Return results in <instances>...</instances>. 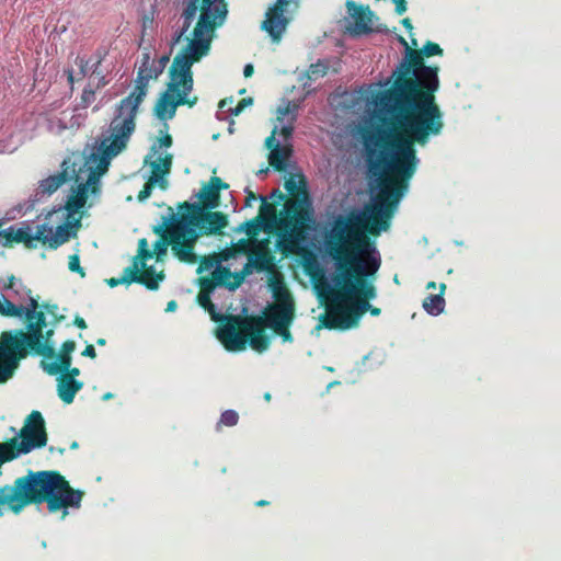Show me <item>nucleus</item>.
Wrapping results in <instances>:
<instances>
[{
	"label": "nucleus",
	"instance_id": "obj_1",
	"mask_svg": "<svg viewBox=\"0 0 561 561\" xmlns=\"http://www.w3.org/2000/svg\"><path fill=\"white\" fill-rule=\"evenodd\" d=\"M405 47L392 87L380 93L378 104L390 115V134L385 140L380 134L363 136L368 170L377 178L378 187L404 196L409 182L416 172L420 159L415 145L424 147L431 137L444 128L443 113L435 100L438 90V68L425 66L421 50Z\"/></svg>",
	"mask_w": 561,
	"mask_h": 561
},
{
	"label": "nucleus",
	"instance_id": "obj_2",
	"mask_svg": "<svg viewBox=\"0 0 561 561\" xmlns=\"http://www.w3.org/2000/svg\"><path fill=\"white\" fill-rule=\"evenodd\" d=\"M378 188L366 213L339 215L325 234V250L334 263L332 285H327L325 313L320 318L325 329L345 331L357 327L369 301L377 296L374 282L381 259L369 234L377 237L390 228L403 197Z\"/></svg>",
	"mask_w": 561,
	"mask_h": 561
},
{
	"label": "nucleus",
	"instance_id": "obj_3",
	"mask_svg": "<svg viewBox=\"0 0 561 561\" xmlns=\"http://www.w3.org/2000/svg\"><path fill=\"white\" fill-rule=\"evenodd\" d=\"M187 2L188 0L181 1V13L171 39L172 46L181 43L184 45L169 68L167 90L154 105V114L161 121L171 119L178 106L192 107L197 102L196 96L187 98L194 84L192 67L209 54L215 32L227 18L224 10L210 9L208 1L205 5L197 4L193 14L187 16Z\"/></svg>",
	"mask_w": 561,
	"mask_h": 561
},
{
	"label": "nucleus",
	"instance_id": "obj_4",
	"mask_svg": "<svg viewBox=\"0 0 561 561\" xmlns=\"http://www.w3.org/2000/svg\"><path fill=\"white\" fill-rule=\"evenodd\" d=\"M270 286L275 302L268 305L262 316L228 314L215 318L219 323L216 336L227 351H244L249 344L252 350L262 353L271 344L270 336L265 333L266 328L274 330L293 323L295 304L289 290L280 278L273 277Z\"/></svg>",
	"mask_w": 561,
	"mask_h": 561
},
{
	"label": "nucleus",
	"instance_id": "obj_5",
	"mask_svg": "<svg viewBox=\"0 0 561 561\" xmlns=\"http://www.w3.org/2000/svg\"><path fill=\"white\" fill-rule=\"evenodd\" d=\"M39 302L36 298L30 297L23 317L27 321L26 329L3 331L0 334V383L7 382L14 374L21 359H24L30 352L46 357L56 356L51 337L54 329L46 328V317L43 310H38Z\"/></svg>",
	"mask_w": 561,
	"mask_h": 561
},
{
	"label": "nucleus",
	"instance_id": "obj_6",
	"mask_svg": "<svg viewBox=\"0 0 561 561\" xmlns=\"http://www.w3.org/2000/svg\"><path fill=\"white\" fill-rule=\"evenodd\" d=\"M284 186L289 195L304 196L302 201L289 199L285 203L284 214L277 224L278 248L288 255L297 253L300 243L306 240L312 222V211L309 208L306 179L302 174H291Z\"/></svg>",
	"mask_w": 561,
	"mask_h": 561
},
{
	"label": "nucleus",
	"instance_id": "obj_7",
	"mask_svg": "<svg viewBox=\"0 0 561 561\" xmlns=\"http://www.w3.org/2000/svg\"><path fill=\"white\" fill-rule=\"evenodd\" d=\"M139 105L125 98L121 100L116 114L108 126L110 136L104 138L100 145L101 172L107 169V161L118 156L128 145V141L136 129V117Z\"/></svg>",
	"mask_w": 561,
	"mask_h": 561
},
{
	"label": "nucleus",
	"instance_id": "obj_8",
	"mask_svg": "<svg viewBox=\"0 0 561 561\" xmlns=\"http://www.w3.org/2000/svg\"><path fill=\"white\" fill-rule=\"evenodd\" d=\"M180 210H185L178 221L194 252V247L202 236L221 234L228 226V216L221 211L204 208L199 204L183 202Z\"/></svg>",
	"mask_w": 561,
	"mask_h": 561
},
{
	"label": "nucleus",
	"instance_id": "obj_9",
	"mask_svg": "<svg viewBox=\"0 0 561 561\" xmlns=\"http://www.w3.org/2000/svg\"><path fill=\"white\" fill-rule=\"evenodd\" d=\"M18 437L0 443V467L20 455L31 453L35 448H42L47 444L45 421L39 411H32L26 417L24 426Z\"/></svg>",
	"mask_w": 561,
	"mask_h": 561
},
{
	"label": "nucleus",
	"instance_id": "obj_10",
	"mask_svg": "<svg viewBox=\"0 0 561 561\" xmlns=\"http://www.w3.org/2000/svg\"><path fill=\"white\" fill-rule=\"evenodd\" d=\"M153 232L160 236L153 244V255L160 257L167 253L168 245L174 255L184 263L194 264L197 262V256L187 242V239L175 215H171L170 219L164 218L160 226L153 228Z\"/></svg>",
	"mask_w": 561,
	"mask_h": 561
},
{
	"label": "nucleus",
	"instance_id": "obj_11",
	"mask_svg": "<svg viewBox=\"0 0 561 561\" xmlns=\"http://www.w3.org/2000/svg\"><path fill=\"white\" fill-rule=\"evenodd\" d=\"M45 232H51V228L46 224L37 226L35 233L30 226L15 229L13 226L4 229L2 233V245L11 248L13 243H23L27 249H35L36 242H45Z\"/></svg>",
	"mask_w": 561,
	"mask_h": 561
},
{
	"label": "nucleus",
	"instance_id": "obj_12",
	"mask_svg": "<svg viewBox=\"0 0 561 561\" xmlns=\"http://www.w3.org/2000/svg\"><path fill=\"white\" fill-rule=\"evenodd\" d=\"M291 0H276V2L266 11L265 20L262 22V30L268 33L274 42H278L289 20L284 15L285 8Z\"/></svg>",
	"mask_w": 561,
	"mask_h": 561
},
{
	"label": "nucleus",
	"instance_id": "obj_13",
	"mask_svg": "<svg viewBox=\"0 0 561 561\" xmlns=\"http://www.w3.org/2000/svg\"><path fill=\"white\" fill-rule=\"evenodd\" d=\"M229 188V184L218 176H211L209 181L201 187L197 197L201 206L208 209H216L220 205V191Z\"/></svg>",
	"mask_w": 561,
	"mask_h": 561
},
{
	"label": "nucleus",
	"instance_id": "obj_14",
	"mask_svg": "<svg viewBox=\"0 0 561 561\" xmlns=\"http://www.w3.org/2000/svg\"><path fill=\"white\" fill-rule=\"evenodd\" d=\"M159 76L160 73H158L154 66L138 68L134 89L127 96H125V101H131L140 105L148 93L149 82L151 80H157Z\"/></svg>",
	"mask_w": 561,
	"mask_h": 561
},
{
	"label": "nucleus",
	"instance_id": "obj_15",
	"mask_svg": "<svg viewBox=\"0 0 561 561\" xmlns=\"http://www.w3.org/2000/svg\"><path fill=\"white\" fill-rule=\"evenodd\" d=\"M76 350V342L72 340L65 341L60 346V352L54 357L53 362L42 360L43 369L50 376H57L72 364V352Z\"/></svg>",
	"mask_w": 561,
	"mask_h": 561
},
{
	"label": "nucleus",
	"instance_id": "obj_16",
	"mask_svg": "<svg viewBox=\"0 0 561 561\" xmlns=\"http://www.w3.org/2000/svg\"><path fill=\"white\" fill-rule=\"evenodd\" d=\"M346 7L353 20L350 31L357 35L371 32L373 12L369 7L356 4L353 1H347Z\"/></svg>",
	"mask_w": 561,
	"mask_h": 561
},
{
	"label": "nucleus",
	"instance_id": "obj_17",
	"mask_svg": "<svg viewBox=\"0 0 561 561\" xmlns=\"http://www.w3.org/2000/svg\"><path fill=\"white\" fill-rule=\"evenodd\" d=\"M96 174L91 170L87 183H80L71 190L68 196L65 208L68 213V219H71L73 215L78 214L84 206L88 199L89 185L96 181Z\"/></svg>",
	"mask_w": 561,
	"mask_h": 561
},
{
	"label": "nucleus",
	"instance_id": "obj_18",
	"mask_svg": "<svg viewBox=\"0 0 561 561\" xmlns=\"http://www.w3.org/2000/svg\"><path fill=\"white\" fill-rule=\"evenodd\" d=\"M248 260L252 262L256 272L275 273V256L267 244L261 242L248 252Z\"/></svg>",
	"mask_w": 561,
	"mask_h": 561
},
{
	"label": "nucleus",
	"instance_id": "obj_19",
	"mask_svg": "<svg viewBox=\"0 0 561 561\" xmlns=\"http://www.w3.org/2000/svg\"><path fill=\"white\" fill-rule=\"evenodd\" d=\"M128 273L131 275L133 283L141 284L150 290L158 289L159 283L164 278L163 272L157 273L152 266L147 265H130L128 266Z\"/></svg>",
	"mask_w": 561,
	"mask_h": 561
},
{
	"label": "nucleus",
	"instance_id": "obj_20",
	"mask_svg": "<svg viewBox=\"0 0 561 561\" xmlns=\"http://www.w3.org/2000/svg\"><path fill=\"white\" fill-rule=\"evenodd\" d=\"M80 219L81 218L79 217V218H75L73 221H71L70 219L67 218V224L59 225L56 228L55 233L53 231L50 233L45 232V242H42V243L48 244L49 248H51V249H57L59 245L66 243L71 237L70 229L72 227H75V228L80 227V225H81Z\"/></svg>",
	"mask_w": 561,
	"mask_h": 561
},
{
	"label": "nucleus",
	"instance_id": "obj_21",
	"mask_svg": "<svg viewBox=\"0 0 561 561\" xmlns=\"http://www.w3.org/2000/svg\"><path fill=\"white\" fill-rule=\"evenodd\" d=\"M57 378V393L60 400L70 404L73 402L76 394L83 388V382L80 380H72L61 374Z\"/></svg>",
	"mask_w": 561,
	"mask_h": 561
},
{
	"label": "nucleus",
	"instance_id": "obj_22",
	"mask_svg": "<svg viewBox=\"0 0 561 561\" xmlns=\"http://www.w3.org/2000/svg\"><path fill=\"white\" fill-rule=\"evenodd\" d=\"M69 180L68 168H65L56 174L42 180L36 190V196L51 195Z\"/></svg>",
	"mask_w": 561,
	"mask_h": 561
},
{
	"label": "nucleus",
	"instance_id": "obj_23",
	"mask_svg": "<svg viewBox=\"0 0 561 561\" xmlns=\"http://www.w3.org/2000/svg\"><path fill=\"white\" fill-rule=\"evenodd\" d=\"M293 148L290 145H275L268 154L270 165L276 171H284L286 169V161L291 156Z\"/></svg>",
	"mask_w": 561,
	"mask_h": 561
},
{
	"label": "nucleus",
	"instance_id": "obj_24",
	"mask_svg": "<svg viewBox=\"0 0 561 561\" xmlns=\"http://www.w3.org/2000/svg\"><path fill=\"white\" fill-rule=\"evenodd\" d=\"M233 255V250L226 249L220 251L219 253H213L209 255H205L201 259L199 265L197 268L198 273L208 272L210 270H215L220 266L222 261L229 260Z\"/></svg>",
	"mask_w": 561,
	"mask_h": 561
},
{
	"label": "nucleus",
	"instance_id": "obj_25",
	"mask_svg": "<svg viewBox=\"0 0 561 561\" xmlns=\"http://www.w3.org/2000/svg\"><path fill=\"white\" fill-rule=\"evenodd\" d=\"M446 290V284H439V293L431 294L423 300V308L432 316H438L443 312L445 307L444 293Z\"/></svg>",
	"mask_w": 561,
	"mask_h": 561
},
{
	"label": "nucleus",
	"instance_id": "obj_26",
	"mask_svg": "<svg viewBox=\"0 0 561 561\" xmlns=\"http://www.w3.org/2000/svg\"><path fill=\"white\" fill-rule=\"evenodd\" d=\"M26 307L24 306H16L7 298L1 299L0 298V314L7 316V317H15L21 318L23 317V313L25 312Z\"/></svg>",
	"mask_w": 561,
	"mask_h": 561
},
{
	"label": "nucleus",
	"instance_id": "obj_27",
	"mask_svg": "<svg viewBox=\"0 0 561 561\" xmlns=\"http://www.w3.org/2000/svg\"><path fill=\"white\" fill-rule=\"evenodd\" d=\"M153 257V252L148 249V241L142 238L138 241V254L134 257L131 265L145 266L146 261Z\"/></svg>",
	"mask_w": 561,
	"mask_h": 561
},
{
	"label": "nucleus",
	"instance_id": "obj_28",
	"mask_svg": "<svg viewBox=\"0 0 561 561\" xmlns=\"http://www.w3.org/2000/svg\"><path fill=\"white\" fill-rule=\"evenodd\" d=\"M264 225L265 221L262 220V216H256L253 219L243 222L242 227L250 238H255L264 229Z\"/></svg>",
	"mask_w": 561,
	"mask_h": 561
},
{
	"label": "nucleus",
	"instance_id": "obj_29",
	"mask_svg": "<svg viewBox=\"0 0 561 561\" xmlns=\"http://www.w3.org/2000/svg\"><path fill=\"white\" fill-rule=\"evenodd\" d=\"M213 275L218 284V286H225L230 289V285L232 283L231 276L232 272L228 267L218 266L213 271Z\"/></svg>",
	"mask_w": 561,
	"mask_h": 561
},
{
	"label": "nucleus",
	"instance_id": "obj_30",
	"mask_svg": "<svg viewBox=\"0 0 561 561\" xmlns=\"http://www.w3.org/2000/svg\"><path fill=\"white\" fill-rule=\"evenodd\" d=\"M239 414L234 410H226L221 413L220 419L216 425L217 431H220L222 426H234L238 424Z\"/></svg>",
	"mask_w": 561,
	"mask_h": 561
},
{
	"label": "nucleus",
	"instance_id": "obj_31",
	"mask_svg": "<svg viewBox=\"0 0 561 561\" xmlns=\"http://www.w3.org/2000/svg\"><path fill=\"white\" fill-rule=\"evenodd\" d=\"M164 169L160 167V162H152L151 163V175L149 180L153 181L156 179V183L162 188L165 190L168 186V182L164 179V175L169 172H162Z\"/></svg>",
	"mask_w": 561,
	"mask_h": 561
},
{
	"label": "nucleus",
	"instance_id": "obj_32",
	"mask_svg": "<svg viewBox=\"0 0 561 561\" xmlns=\"http://www.w3.org/2000/svg\"><path fill=\"white\" fill-rule=\"evenodd\" d=\"M261 206L257 216H262V220L266 221L267 219L276 218V207L274 204L267 203L265 197H260Z\"/></svg>",
	"mask_w": 561,
	"mask_h": 561
},
{
	"label": "nucleus",
	"instance_id": "obj_33",
	"mask_svg": "<svg viewBox=\"0 0 561 561\" xmlns=\"http://www.w3.org/2000/svg\"><path fill=\"white\" fill-rule=\"evenodd\" d=\"M95 91H96V89L93 87L92 80H90L88 85L83 89L82 94H81L80 106L82 108H87L94 102Z\"/></svg>",
	"mask_w": 561,
	"mask_h": 561
},
{
	"label": "nucleus",
	"instance_id": "obj_34",
	"mask_svg": "<svg viewBox=\"0 0 561 561\" xmlns=\"http://www.w3.org/2000/svg\"><path fill=\"white\" fill-rule=\"evenodd\" d=\"M328 66L324 62L318 61L311 64L307 70V77L310 80H317L327 75Z\"/></svg>",
	"mask_w": 561,
	"mask_h": 561
},
{
	"label": "nucleus",
	"instance_id": "obj_35",
	"mask_svg": "<svg viewBox=\"0 0 561 561\" xmlns=\"http://www.w3.org/2000/svg\"><path fill=\"white\" fill-rule=\"evenodd\" d=\"M197 299H198V304H199L204 309H206V310H208V311H209V313L211 314V319H213L214 321H216V320H215V318H218V317H220V316H221V314H219V313H216V307H215V305L213 304V301H211V299H210V294H207V293H199V294H198Z\"/></svg>",
	"mask_w": 561,
	"mask_h": 561
},
{
	"label": "nucleus",
	"instance_id": "obj_36",
	"mask_svg": "<svg viewBox=\"0 0 561 561\" xmlns=\"http://www.w3.org/2000/svg\"><path fill=\"white\" fill-rule=\"evenodd\" d=\"M131 275L128 273V266L124 268L123 275L121 277H112L106 279V283L110 287H116L122 284L130 285L133 280L130 279Z\"/></svg>",
	"mask_w": 561,
	"mask_h": 561
},
{
	"label": "nucleus",
	"instance_id": "obj_37",
	"mask_svg": "<svg viewBox=\"0 0 561 561\" xmlns=\"http://www.w3.org/2000/svg\"><path fill=\"white\" fill-rule=\"evenodd\" d=\"M424 57L442 56L443 49L434 42L428 41L421 49Z\"/></svg>",
	"mask_w": 561,
	"mask_h": 561
},
{
	"label": "nucleus",
	"instance_id": "obj_38",
	"mask_svg": "<svg viewBox=\"0 0 561 561\" xmlns=\"http://www.w3.org/2000/svg\"><path fill=\"white\" fill-rule=\"evenodd\" d=\"M39 307L53 317L55 323H59L65 319L64 316L58 314V306L56 304L44 302Z\"/></svg>",
	"mask_w": 561,
	"mask_h": 561
},
{
	"label": "nucleus",
	"instance_id": "obj_39",
	"mask_svg": "<svg viewBox=\"0 0 561 561\" xmlns=\"http://www.w3.org/2000/svg\"><path fill=\"white\" fill-rule=\"evenodd\" d=\"M305 271L308 275H310L312 278L317 277V274L322 275V271L319 268L316 260L313 257L306 259L304 263Z\"/></svg>",
	"mask_w": 561,
	"mask_h": 561
},
{
	"label": "nucleus",
	"instance_id": "obj_40",
	"mask_svg": "<svg viewBox=\"0 0 561 561\" xmlns=\"http://www.w3.org/2000/svg\"><path fill=\"white\" fill-rule=\"evenodd\" d=\"M218 286L214 275L210 277H202L201 278V291L210 294Z\"/></svg>",
	"mask_w": 561,
	"mask_h": 561
},
{
	"label": "nucleus",
	"instance_id": "obj_41",
	"mask_svg": "<svg viewBox=\"0 0 561 561\" xmlns=\"http://www.w3.org/2000/svg\"><path fill=\"white\" fill-rule=\"evenodd\" d=\"M68 268L71 272L78 273L81 277L85 276V272L80 265V257L78 254H72L69 256Z\"/></svg>",
	"mask_w": 561,
	"mask_h": 561
},
{
	"label": "nucleus",
	"instance_id": "obj_42",
	"mask_svg": "<svg viewBox=\"0 0 561 561\" xmlns=\"http://www.w3.org/2000/svg\"><path fill=\"white\" fill-rule=\"evenodd\" d=\"M290 324H285L273 330V332L282 337L283 342H293L294 337L289 330Z\"/></svg>",
	"mask_w": 561,
	"mask_h": 561
},
{
	"label": "nucleus",
	"instance_id": "obj_43",
	"mask_svg": "<svg viewBox=\"0 0 561 561\" xmlns=\"http://www.w3.org/2000/svg\"><path fill=\"white\" fill-rule=\"evenodd\" d=\"M100 64H101V60H98L93 71H92V76H94L98 79V82L95 84H93V87L96 90H99L107 84L105 76L102 73V71L98 70V67L100 66Z\"/></svg>",
	"mask_w": 561,
	"mask_h": 561
},
{
	"label": "nucleus",
	"instance_id": "obj_44",
	"mask_svg": "<svg viewBox=\"0 0 561 561\" xmlns=\"http://www.w3.org/2000/svg\"><path fill=\"white\" fill-rule=\"evenodd\" d=\"M252 103V98L241 99L233 108H229V113L233 116H238L248 105H251Z\"/></svg>",
	"mask_w": 561,
	"mask_h": 561
},
{
	"label": "nucleus",
	"instance_id": "obj_45",
	"mask_svg": "<svg viewBox=\"0 0 561 561\" xmlns=\"http://www.w3.org/2000/svg\"><path fill=\"white\" fill-rule=\"evenodd\" d=\"M252 103V98L241 99L233 108H229V113L233 116H238L248 105H251Z\"/></svg>",
	"mask_w": 561,
	"mask_h": 561
},
{
	"label": "nucleus",
	"instance_id": "obj_46",
	"mask_svg": "<svg viewBox=\"0 0 561 561\" xmlns=\"http://www.w3.org/2000/svg\"><path fill=\"white\" fill-rule=\"evenodd\" d=\"M154 184H157L156 179H153V181L148 180V182L144 185V187L138 193V196H137L138 201L141 202V201L147 199L151 195Z\"/></svg>",
	"mask_w": 561,
	"mask_h": 561
},
{
	"label": "nucleus",
	"instance_id": "obj_47",
	"mask_svg": "<svg viewBox=\"0 0 561 561\" xmlns=\"http://www.w3.org/2000/svg\"><path fill=\"white\" fill-rule=\"evenodd\" d=\"M170 61L169 55L161 56L158 60L153 61V66L158 70V73H162L164 68L167 67L168 62Z\"/></svg>",
	"mask_w": 561,
	"mask_h": 561
},
{
	"label": "nucleus",
	"instance_id": "obj_48",
	"mask_svg": "<svg viewBox=\"0 0 561 561\" xmlns=\"http://www.w3.org/2000/svg\"><path fill=\"white\" fill-rule=\"evenodd\" d=\"M231 278H232V283L229 285H230V290H233V289L238 288L243 283V280L245 279V276H243L241 274V272L239 271V272L232 273Z\"/></svg>",
	"mask_w": 561,
	"mask_h": 561
},
{
	"label": "nucleus",
	"instance_id": "obj_49",
	"mask_svg": "<svg viewBox=\"0 0 561 561\" xmlns=\"http://www.w3.org/2000/svg\"><path fill=\"white\" fill-rule=\"evenodd\" d=\"M76 65L79 66V75L80 79L85 77L88 73V60H85L83 57H77Z\"/></svg>",
	"mask_w": 561,
	"mask_h": 561
},
{
	"label": "nucleus",
	"instance_id": "obj_50",
	"mask_svg": "<svg viewBox=\"0 0 561 561\" xmlns=\"http://www.w3.org/2000/svg\"><path fill=\"white\" fill-rule=\"evenodd\" d=\"M157 162H160V167L164 169L162 172H170L172 165V156L167 154L163 158H160Z\"/></svg>",
	"mask_w": 561,
	"mask_h": 561
},
{
	"label": "nucleus",
	"instance_id": "obj_51",
	"mask_svg": "<svg viewBox=\"0 0 561 561\" xmlns=\"http://www.w3.org/2000/svg\"><path fill=\"white\" fill-rule=\"evenodd\" d=\"M60 374L67 376V378L77 380L76 378L80 375V369L78 367L70 366L68 369L62 370Z\"/></svg>",
	"mask_w": 561,
	"mask_h": 561
},
{
	"label": "nucleus",
	"instance_id": "obj_52",
	"mask_svg": "<svg viewBox=\"0 0 561 561\" xmlns=\"http://www.w3.org/2000/svg\"><path fill=\"white\" fill-rule=\"evenodd\" d=\"M295 108H296V106H294L291 108L290 103H287L285 106L278 107V110H277V114H278L277 119H279V121L283 119L286 115H288Z\"/></svg>",
	"mask_w": 561,
	"mask_h": 561
},
{
	"label": "nucleus",
	"instance_id": "obj_53",
	"mask_svg": "<svg viewBox=\"0 0 561 561\" xmlns=\"http://www.w3.org/2000/svg\"><path fill=\"white\" fill-rule=\"evenodd\" d=\"M245 206L251 207L252 203L260 199L261 196L255 195L251 190H245Z\"/></svg>",
	"mask_w": 561,
	"mask_h": 561
},
{
	"label": "nucleus",
	"instance_id": "obj_54",
	"mask_svg": "<svg viewBox=\"0 0 561 561\" xmlns=\"http://www.w3.org/2000/svg\"><path fill=\"white\" fill-rule=\"evenodd\" d=\"M396 4V13L398 15H402L407 11V1L405 0H392Z\"/></svg>",
	"mask_w": 561,
	"mask_h": 561
},
{
	"label": "nucleus",
	"instance_id": "obj_55",
	"mask_svg": "<svg viewBox=\"0 0 561 561\" xmlns=\"http://www.w3.org/2000/svg\"><path fill=\"white\" fill-rule=\"evenodd\" d=\"M232 103H233V98L230 96V98H226V99H222L219 104H218V107L220 110H226L228 113H229V108H233L232 107Z\"/></svg>",
	"mask_w": 561,
	"mask_h": 561
},
{
	"label": "nucleus",
	"instance_id": "obj_56",
	"mask_svg": "<svg viewBox=\"0 0 561 561\" xmlns=\"http://www.w3.org/2000/svg\"><path fill=\"white\" fill-rule=\"evenodd\" d=\"M81 355L84 357L94 359L96 357V352H95L94 346L92 344H88L85 346V348L83 350V352L81 353Z\"/></svg>",
	"mask_w": 561,
	"mask_h": 561
},
{
	"label": "nucleus",
	"instance_id": "obj_57",
	"mask_svg": "<svg viewBox=\"0 0 561 561\" xmlns=\"http://www.w3.org/2000/svg\"><path fill=\"white\" fill-rule=\"evenodd\" d=\"M159 147L162 148H169L172 146V137L171 135L169 134H165L164 136H162L161 138H159Z\"/></svg>",
	"mask_w": 561,
	"mask_h": 561
},
{
	"label": "nucleus",
	"instance_id": "obj_58",
	"mask_svg": "<svg viewBox=\"0 0 561 561\" xmlns=\"http://www.w3.org/2000/svg\"><path fill=\"white\" fill-rule=\"evenodd\" d=\"M153 61L154 60H151V57H150L149 53H144L142 56H141V61H140L139 68H145V67L153 66Z\"/></svg>",
	"mask_w": 561,
	"mask_h": 561
},
{
	"label": "nucleus",
	"instance_id": "obj_59",
	"mask_svg": "<svg viewBox=\"0 0 561 561\" xmlns=\"http://www.w3.org/2000/svg\"><path fill=\"white\" fill-rule=\"evenodd\" d=\"M253 271H255L254 265L251 261L248 260L240 272L243 276L247 277L248 275L252 274Z\"/></svg>",
	"mask_w": 561,
	"mask_h": 561
},
{
	"label": "nucleus",
	"instance_id": "obj_60",
	"mask_svg": "<svg viewBox=\"0 0 561 561\" xmlns=\"http://www.w3.org/2000/svg\"><path fill=\"white\" fill-rule=\"evenodd\" d=\"M15 283H16L15 276L14 275H10L8 277L7 283H4L3 288L4 289H14Z\"/></svg>",
	"mask_w": 561,
	"mask_h": 561
},
{
	"label": "nucleus",
	"instance_id": "obj_61",
	"mask_svg": "<svg viewBox=\"0 0 561 561\" xmlns=\"http://www.w3.org/2000/svg\"><path fill=\"white\" fill-rule=\"evenodd\" d=\"M73 324L79 328V329H85L87 328V322L83 318L77 316L75 319H73Z\"/></svg>",
	"mask_w": 561,
	"mask_h": 561
},
{
	"label": "nucleus",
	"instance_id": "obj_62",
	"mask_svg": "<svg viewBox=\"0 0 561 561\" xmlns=\"http://www.w3.org/2000/svg\"><path fill=\"white\" fill-rule=\"evenodd\" d=\"M275 145L279 144L275 140L274 134H272L270 137L266 138L265 146L272 150Z\"/></svg>",
	"mask_w": 561,
	"mask_h": 561
},
{
	"label": "nucleus",
	"instance_id": "obj_63",
	"mask_svg": "<svg viewBox=\"0 0 561 561\" xmlns=\"http://www.w3.org/2000/svg\"><path fill=\"white\" fill-rule=\"evenodd\" d=\"M253 72H254L253 65L248 64V65L244 66V68H243V76L245 78H250L253 75Z\"/></svg>",
	"mask_w": 561,
	"mask_h": 561
},
{
	"label": "nucleus",
	"instance_id": "obj_64",
	"mask_svg": "<svg viewBox=\"0 0 561 561\" xmlns=\"http://www.w3.org/2000/svg\"><path fill=\"white\" fill-rule=\"evenodd\" d=\"M293 130H294V127L293 126H284L282 129H280V135L284 136L285 138H288L291 136L293 134Z\"/></svg>",
	"mask_w": 561,
	"mask_h": 561
}]
</instances>
